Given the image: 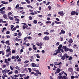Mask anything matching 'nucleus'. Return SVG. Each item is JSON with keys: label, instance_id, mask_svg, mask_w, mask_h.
Wrapping results in <instances>:
<instances>
[{"label": "nucleus", "instance_id": "39", "mask_svg": "<svg viewBox=\"0 0 79 79\" xmlns=\"http://www.w3.org/2000/svg\"><path fill=\"white\" fill-rule=\"evenodd\" d=\"M16 58V57L15 56H12V57H11V59H12V60H13V59H15V58Z\"/></svg>", "mask_w": 79, "mask_h": 79}, {"label": "nucleus", "instance_id": "9", "mask_svg": "<svg viewBox=\"0 0 79 79\" xmlns=\"http://www.w3.org/2000/svg\"><path fill=\"white\" fill-rule=\"evenodd\" d=\"M15 21H16V23L17 24H19V20L18 19L16 18L15 19Z\"/></svg>", "mask_w": 79, "mask_h": 79}, {"label": "nucleus", "instance_id": "27", "mask_svg": "<svg viewBox=\"0 0 79 79\" xmlns=\"http://www.w3.org/2000/svg\"><path fill=\"white\" fill-rule=\"evenodd\" d=\"M5 7H3L1 9H0V11H3V10H5Z\"/></svg>", "mask_w": 79, "mask_h": 79}, {"label": "nucleus", "instance_id": "24", "mask_svg": "<svg viewBox=\"0 0 79 79\" xmlns=\"http://www.w3.org/2000/svg\"><path fill=\"white\" fill-rule=\"evenodd\" d=\"M13 65L10 66V69L11 71L13 70Z\"/></svg>", "mask_w": 79, "mask_h": 79}, {"label": "nucleus", "instance_id": "61", "mask_svg": "<svg viewBox=\"0 0 79 79\" xmlns=\"http://www.w3.org/2000/svg\"><path fill=\"white\" fill-rule=\"evenodd\" d=\"M20 54H21V53H22V52H23V49H21L20 51Z\"/></svg>", "mask_w": 79, "mask_h": 79}, {"label": "nucleus", "instance_id": "20", "mask_svg": "<svg viewBox=\"0 0 79 79\" xmlns=\"http://www.w3.org/2000/svg\"><path fill=\"white\" fill-rule=\"evenodd\" d=\"M15 68L16 69H17L18 70V71H20V69H19V67L17 66H16Z\"/></svg>", "mask_w": 79, "mask_h": 79}, {"label": "nucleus", "instance_id": "8", "mask_svg": "<svg viewBox=\"0 0 79 79\" xmlns=\"http://www.w3.org/2000/svg\"><path fill=\"white\" fill-rule=\"evenodd\" d=\"M5 60L7 66H8L9 65V62L8 61V60H7V59H5Z\"/></svg>", "mask_w": 79, "mask_h": 79}, {"label": "nucleus", "instance_id": "6", "mask_svg": "<svg viewBox=\"0 0 79 79\" xmlns=\"http://www.w3.org/2000/svg\"><path fill=\"white\" fill-rule=\"evenodd\" d=\"M1 2L3 4H5V5H7L8 2H5V1H2Z\"/></svg>", "mask_w": 79, "mask_h": 79}, {"label": "nucleus", "instance_id": "54", "mask_svg": "<svg viewBox=\"0 0 79 79\" xmlns=\"http://www.w3.org/2000/svg\"><path fill=\"white\" fill-rule=\"evenodd\" d=\"M71 79H74V77H75L74 76H71Z\"/></svg>", "mask_w": 79, "mask_h": 79}, {"label": "nucleus", "instance_id": "16", "mask_svg": "<svg viewBox=\"0 0 79 79\" xmlns=\"http://www.w3.org/2000/svg\"><path fill=\"white\" fill-rule=\"evenodd\" d=\"M60 69L59 68H58V69L57 70L56 73H59L60 72Z\"/></svg>", "mask_w": 79, "mask_h": 79}, {"label": "nucleus", "instance_id": "58", "mask_svg": "<svg viewBox=\"0 0 79 79\" xmlns=\"http://www.w3.org/2000/svg\"><path fill=\"white\" fill-rule=\"evenodd\" d=\"M36 56H37L38 58H40V56H38V54H36Z\"/></svg>", "mask_w": 79, "mask_h": 79}, {"label": "nucleus", "instance_id": "44", "mask_svg": "<svg viewBox=\"0 0 79 79\" xmlns=\"http://www.w3.org/2000/svg\"><path fill=\"white\" fill-rule=\"evenodd\" d=\"M59 44H60V42H58L56 43V45L57 46H58V45H59Z\"/></svg>", "mask_w": 79, "mask_h": 79}, {"label": "nucleus", "instance_id": "23", "mask_svg": "<svg viewBox=\"0 0 79 79\" xmlns=\"http://www.w3.org/2000/svg\"><path fill=\"white\" fill-rule=\"evenodd\" d=\"M67 76H63V77H62V79H68V78L66 77Z\"/></svg>", "mask_w": 79, "mask_h": 79}, {"label": "nucleus", "instance_id": "46", "mask_svg": "<svg viewBox=\"0 0 79 79\" xmlns=\"http://www.w3.org/2000/svg\"><path fill=\"white\" fill-rule=\"evenodd\" d=\"M13 74L12 71L10 72H9V73H8V74L9 75H10V74Z\"/></svg>", "mask_w": 79, "mask_h": 79}, {"label": "nucleus", "instance_id": "21", "mask_svg": "<svg viewBox=\"0 0 79 79\" xmlns=\"http://www.w3.org/2000/svg\"><path fill=\"white\" fill-rule=\"evenodd\" d=\"M11 50V49H10V48H8V49H7L6 51V53H8V52H10V50Z\"/></svg>", "mask_w": 79, "mask_h": 79}, {"label": "nucleus", "instance_id": "3", "mask_svg": "<svg viewBox=\"0 0 79 79\" xmlns=\"http://www.w3.org/2000/svg\"><path fill=\"white\" fill-rule=\"evenodd\" d=\"M58 14H59V15H60L62 16H63L64 15V14H63V11L58 12Z\"/></svg>", "mask_w": 79, "mask_h": 79}, {"label": "nucleus", "instance_id": "2", "mask_svg": "<svg viewBox=\"0 0 79 79\" xmlns=\"http://www.w3.org/2000/svg\"><path fill=\"white\" fill-rule=\"evenodd\" d=\"M31 66L32 67H39V64L37 65L34 63H31Z\"/></svg>", "mask_w": 79, "mask_h": 79}, {"label": "nucleus", "instance_id": "52", "mask_svg": "<svg viewBox=\"0 0 79 79\" xmlns=\"http://www.w3.org/2000/svg\"><path fill=\"white\" fill-rule=\"evenodd\" d=\"M3 75L4 77H7V75H6V73H3Z\"/></svg>", "mask_w": 79, "mask_h": 79}, {"label": "nucleus", "instance_id": "11", "mask_svg": "<svg viewBox=\"0 0 79 79\" xmlns=\"http://www.w3.org/2000/svg\"><path fill=\"white\" fill-rule=\"evenodd\" d=\"M28 27V26H27V25H24L23 26V29H26V28H27V27Z\"/></svg>", "mask_w": 79, "mask_h": 79}, {"label": "nucleus", "instance_id": "4", "mask_svg": "<svg viewBox=\"0 0 79 79\" xmlns=\"http://www.w3.org/2000/svg\"><path fill=\"white\" fill-rule=\"evenodd\" d=\"M64 56L65 58H69V56H68V55L66 53L64 54Z\"/></svg>", "mask_w": 79, "mask_h": 79}, {"label": "nucleus", "instance_id": "19", "mask_svg": "<svg viewBox=\"0 0 79 79\" xmlns=\"http://www.w3.org/2000/svg\"><path fill=\"white\" fill-rule=\"evenodd\" d=\"M55 23H56V24H61V23L60 22H58L57 21H55Z\"/></svg>", "mask_w": 79, "mask_h": 79}, {"label": "nucleus", "instance_id": "43", "mask_svg": "<svg viewBox=\"0 0 79 79\" xmlns=\"http://www.w3.org/2000/svg\"><path fill=\"white\" fill-rule=\"evenodd\" d=\"M33 23L35 24H37V21L36 20H35L33 21Z\"/></svg>", "mask_w": 79, "mask_h": 79}, {"label": "nucleus", "instance_id": "51", "mask_svg": "<svg viewBox=\"0 0 79 79\" xmlns=\"http://www.w3.org/2000/svg\"><path fill=\"white\" fill-rule=\"evenodd\" d=\"M29 77V76H27V77H25L24 78L25 79H28V78Z\"/></svg>", "mask_w": 79, "mask_h": 79}, {"label": "nucleus", "instance_id": "50", "mask_svg": "<svg viewBox=\"0 0 79 79\" xmlns=\"http://www.w3.org/2000/svg\"><path fill=\"white\" fill-rule=\"evenodd\" d=\"M25 1L27 2V3H31V2L29 0H25Z\"/></svg>", "mask_w": 79, "mask_h": 79}, {"label": "nucleus", "instance_id": "31", "mask_svg": "<svg viewBox=\"0 0 79 79\" xmlns=\"http://www.w3.org/2000/svg\"><path fill=\"white\" fill-rule=\"evenodd\" d=\"M6 65L5 64H4L2 66V68L4 69L5 68H6Z\"/></svg>", "mask_w": 79, "mask_h": 79}, {"label": "nucleus", "instance_id": "35", "mask_svg": "<svg viewBox=\"0 0 79 79\" xmlns=\"http://www.w3.org/2000/svg\"><path fill=\"white\" fill-rule=\"evenodd\" d=\"M29 20H32V17L31 16H30L28 17Z\"/></svg>", "mask_w": 79, "mask_h": 79}, {"label": "nucleus", "instance_id": "17", "mask_svg": "<svg viewBox=\"0 0 79 79\" xmlns=\"http://www.w3.org/2000/svg\"><path fill=\"white\" fill-rule=\"evenodd\" d=\"M69 43H72V42H73V40H72V39H69Z\"/></svg>", "mask_w": 79, "mask_h": 79}, {"label": "nucleus", "instance_id": "34", "mask_svg": "<svg viewBox=\"0 0 79 79\" xmlns=\"http://www.w3.org/2000/svg\"><path fill=\"white\" fill-rule=\"evenodd\" d=\"M62 47V45L60 44L58 47V49H60Z\"/></svg>", "mask_w": 79, "mask_h": 79}, {"label": "nucleus", "instance_id": "49", "mask_svg": "<svg viewBox=\"0 0 79 79\" xmlns=\"http://www.w3.org/2000/svg\"><path fill=\"white\" fill-rule=\"evenodd\" d=\"M58 78H59V79H62V77H62V76H61V75H60V76H58Z\"/></svg>", "mask_w": 79, "mask_h": 79}, {"label": "nucleus", "instance_id": "32", "mask_svg": "<svg viewBox=\"0 0 79 79\" xmlns=\"http://www.w3.org/2000/svg\"><path fill=\"white\" fill-rule=\"evenodd\" d=\"M61 32L62 34H64V33H65V31L62 30H61Z\"/></svg>", "mask_w": 79, "mask_h": 79}, {"label": "nucleus", "instance_id": "41", "mask_svg": "<svg viewBox=\"0 0 79 79\" xmlns=\"http://www.w3.org/2000/svg\"><path fill=\"white\" fill-rule=\"evenodd\" d=\"M51 23V21H47L46 22V24H50H50Z\"/></svg>", "mask_w": 79, "mask_h": 79}, {"label": "nucleus", "instance_id": "12", "mask_svg": "<svg viewBox=\"0 0 79 79\" xmlns=\"http://www.w3.org/2000/svg\"><path fill=\"white\" fill-rule=\"evenodd\" d=\"M9 71H10V70H8L6 69H5V72L6 73H8Z\"/></svg>", "mask_w": 79, "mask_h": 79}, {"label": "nucleus", "instance_id": "33", "mask_svg": "<svg viewBox=\"0 0 79 79\" xmlns=\"http://www.w3.org/2000/svg\"><path fill=\"white\" fill-rule=\"evenodd\" d=\"M28 70H29V73H31L32 71V69H31V68H28Z\"/></svg>", "mask_w": 79, "mask_h": 79}, {"label": "nucleus", "instance_id": "57", "mask_svg": "<svg viewBox=\"0 0 79 79\" xmlns=\"http://www.w3.org/2000/svg\"><path fill=\"white\" fill-rule=\"evenodd\" d=\"M36 44L38 46H40V43H39L37 42L36 43Z\"/></svg>", "mask_w": 79, "mask_h": 79}, {"label": "nucleus", "instance_id": "15", "mask_svg": "<svg viewBox=\"0 0 79 79\" xmlns=\"http://www.w3.org/2000/svg\"><path fill=\"white\" fill-rule=\"evenodd\" d=\"M28 38V37L27 36L25 37L24 38V41L25 42H27L28 41V40H27L26 41V39H27Z\"/></svg>", "mask_w": 79, "mask_h": 79}, {"label": "nucleus", "instance_id": "62", "mask_svg": "<svg viewBox=\"0 0 79 79\" xmlns=\"http://www.w3.org/2000/svg\"><path fill=\"white\" fill-rule=\"evenodd\" d=\"M8 55H11V51H9V53H8Z\"/></svg>", "mask_w": 79, "mask_h": 79}, {"label": "nucleus", "instance_id": "48", "mask_svg": "<svg viewBox=\"0 0 79 79\" xmlns=\"http://www.w3.org/2000/svg\"><path fill=\"white\" fill-rule=\"evenodd\" d=\"M48 8H49V10H50L52 9V6H48Z\"/></svg>", "mask_w": 79, "mask_h": 79}, {"label": "nucleus", "instance_id": "10", "mask_svg": "<svg viewBox=\"0 0 79 79\" xmlns=\"http://www.w3.org/2000/svg\"><path fill=\"white\" fill-rule=\"evenodd\" d=\"M76 14V11H72L71 13V15H74Z\"/></svg>", "mask_w": 79, "mask_h": 79}, {"label": "nucleus", "instance_id": "29", "mask_svg": "<svg viewBox=\"0 0 79 79\" xmlns=\"http://www.w3.org/2000/svg\"><path fill=\"white\" fill-rule=\"evenodd\" d=\"M73 59V57L71 56H70L69 57V61H71L72 59Z\"/></svg>", "mask_w": 79, "mask_h": 79}, {"label": "nucleus", "instance_id": "25", "mask_svg": "<svg viewBox=\"0 0 79 79\" xmlns=\"http://www.w3.org/2000/svg\"><path fill=\"white\" fill-rule=\"evenodd\" d=\"M14 73L15 74H18V73H19V72H18V71L17 70H15Z\"/></svg>", "mask_w": 79, "mask_h": 79}, {"label": "nucleus", "instance_id": "14", "mask_svg": "<svg viewBox=\"0 0 79 79\" xmlns=\"http://www.w3.org/2000/svg\"><path fill=\"white\" fill-rule=\"evenodd\" d=\"M8 18L9 19H10V20H11L12 21H13V18L10 16H8Z\"/></svg>", "mask_w": 79, "mask_h": 79}, {"label": "nucleus", "instance_id": "37", "mask_svg": "<svg viewBox=\"0 0 79 79\" xmlns=\"http://www.w3.org/2000/svg\"><path fill=\"white\" fill-rule=\"evenodd\" d=\"M2 73H3V74L5 73V70H2Z\"/></svg>", "mask_w": 79, "mask_h": 79}, {"label": "nucleus", "instance_id": "56", "mask_svg": "<svg viewBox=\"0 0 79 79\" xmlns=\"http://www.w3.org/2000/svg\"><path fill=\"white\" fill-rule=\"evenodd\" d=\"M7 10H11V8L10 7H8Z\"/></svg>", "mask_w": 79, "mask_h": 79}, {"label": "nucleus", "instance_id": "30", "mask_svg": "<svg viewBox=\"0 0 79 79\" xmlns=\"http://www.w3.org/2000/svg\"><path fill=\"white\" fill-rule=\"evenodd\" d=\"M62 74H65V75L66 76H67V73H66L64 71H63L62 72Z\"/></svg>", "mask_w": 79, "mask_h": 79}, {"label": "nucleus", "instance_id": "53", "mask_svg": "<svg viewBox=\"0 0 79 79\" xmlns=\"http://www.w3.org/2000/svg\"><path fill=\"white\" fill-rule=\"evenodd\" d=\"M49 33L48 32H44V34H46V35H48Z\"/></svg>", "mask_w": 79, "mask_h": 79}, {"label": "nucleus", "instance_id": "22", "mask_svg": "<svg viewBox=\"0 0 79 79\" xmlns=\"http://www.w3.org/2000/svg\"><path fill=\"white\" fill-rule=\"evenodd\" d=\"M23 9H24V8L22 7H19L18 8V10H23Z\"/></svg>", "mask_w": 79, "mask_h": 79}, {"label": "nucleus", "instance_id": "42", "mask_svg": "<svg viewBox=\"0 0 79 79\" xmlns=\"http://www.w3.org/2000/svg\"><path fill=\"white\" fill-rule=\"evenodd\" d=\"M11 14H12V13H11V12H9L8 13V14H7V15L8 16H10V15H11Z\"/></svg>", "mask_w": 79, "mask_h": 79}, {"label": "nucleus", "instance_id": "45", "mask_svg": "<svg viewBox=\"0 0 79 79\" xmlns=\"http://www.w3.org/2000/svg\"><path fill=\"white\" fill-rule=\"evenodd\" d=\"M19 5L17 4L16 5V6L15 7V8L17 9V8H18V7H19Z\"/></svg>", "mask_w": 79, "mask_h": 79}, {"label": "nucleus", "instance_id": "40", "mask_svg": "<svg viewBox=\"0 0 79 79\" xmlns=\"http://www.w3.org/2000/svg\"><path fill=\"white\" fill-rule=\"evenodd\" d=\"M65 58V57L64 56H63L62 57L61 59L63 60H64Z\"/></svg>", "mask_w": 79, "mask_h": 79}, {"label": "nucleus", "instance_id": "28", "mask_svg": "<svg viewBox=\"0 0 79 79\" xmlns=\"http://www.w3.org/2000/svg\"><path fill=\"white\" fill-rule=\"evenodd\" d=\"M18 35L19 36L21 37V35H22V34H21V32H19L18 33Z\"/></svg>", "mask_w": 79, "mask_h": 79}, {"label": "nucleus", "instance_id": "7", "mask_svg": "<svg viewBox=\"0 0 79 79\" xmlns=\"http://www.w3.org/2000/svg\"><path fill=\"white\" fill-rule=\"evenodd\" d=\"M73 71V68H69L68 71H69V73H71V72H72Z\"/></svg>", "mask_w": 79, "mask_h": 79}, {"label": "nucleus", "instance_id": "36", "mask_svg": "<svg viewBox=\"0 0 79 79\" xmlns=\"http://www.w3.org/2000/svg\"><path fill=\"white\" fill-rule=\"evenodd\" d=\"M56 52L58 53H60V50L59 49H57L56 51Z\"/></svg>", "mask_w": 79, "mask_h": 79}, {"label": "nucleus", "instance_id": "64", "mask_svg": "<svg viewBox=\"0 0 79 79\" xmlns=\"http://www.w3.org/2000/svg\"><path fill=\"white\" fill-rule=\"evenodd\" d=\"M77 71H79V67L77 68Z\"/></svg>", "mask_w": 79, "mask_h": 79}, {"label": "nucleus", "instance_id": "63", "mask_svg": "<svg viewBox=\"0 0 79 79\" xmlns=\"http://www.w3.org/2000/svg\"><path fill=\"white\" fill-rule=\"evenodd\" d=\"M6 34H10V31H7L6 32Z\"/></svg>", "mask_w": 79, "mask_h": 79}, {"label": "nucleus", "instance_id": "38", "mask_svg": "<svg viewBox=\"0 0 79 79\" xmlns=\"http://www.w3.org/2000/svg\"><path fill=\"white\" fill-rule=\"evenodd\" d=\"M0 13H1V14H2V15H4V14H5V11H2L0 12Z\"/></svg>", "mask_w": 79, "mask_h": 79}, {"label": "nucleus", "instance_id": "5", "mask_svg": "<svg viewBox=\"0 0 79 79\" xmlns=\"http://www.w3.org/2000/svg\"><path fill=\"white\" fill-rule=\"evenodd\" d=\"M43 40H49V37H48L47 36H45V37L44 38V39H43Z\"/></svg>", "mask_w": 79, "mask_h": 79}, {"label": "nucleus", "instance_id": "26", "mask_svg": "<svg viewBox=\"0 0 79 79\" xmlns=\"http://www.w3.org/2000/svg\"><path fill=\"white\" fill-rule=\"evenodd\" d=\"M3 17L4 18H5V19H6L7 18V16L6 14H4L3 15Z\"/></svg>", "mask_w": 79, "mask_h": 79}, {"label": "nucleus", "instance_id": "60", "mask_svg": "<svg viewBox=\"0 0 79 79\" xmlns=\"http://www.w3.org/2000/svg\"><path fill=\"white\" fill-rule=\"evenodd\" d=\"M10 27H11L10 28V29H13V27H14V26L13 25H11L10 26Z\"/></svg>", "mask_w": 79, "mask_h": 79}, {"label": "nucleus", "instance_id": "55", "mask_svg": "<svg viewBox=\"0 0 79 79\" xmlns=\"http://www.w3.org/2000/svg\"><path fill=\"white\" fill-rule=\"evenodd\" d=\"M17 35L18 34H17V33H15L14 34V36H17Z\"/></svg>", "mask_w": 79, "mask_h": 79}, {"label": "nucleus", "instance_id": "13", "mask_svg": "<svg viewBox=\"0 0 79 79\" xmlns=\"http://www.w3.org/2000/svg\"><path fill=\"white\" fill-rule=\"evenodd\" d=\"M6 27H4L2 29V32H4L5 31H6Z\"/></svg>", "mask_w": 79, "mask_h": 79}, {"label": "nucleus", "instance_id": "18", "mask_svg": "<svg viewBox=\"0 0 79 79\" xmlns=\"http://www.w3.org/2000/svg\"><path fill=\"white\" fill-rule=\"evenodd\" d=\"M27 7H28V8H30L31 9H32V8H33V7L31 6L30 5H28L27 6Z\"/></svg>", "mask_w": 79, "mask_h": 79}, {"label": "nucleus", "instance_id": "59", "mask_svg": "<svg viewBox=\"0 0 79 79\" xmlns=\"http://www.w3.org/2000/svg\"><path fill=\"white\" fill-rule=\"evenodd\" d=\"M29 61H28L27 60H26L24 62V63L25 64L27 63H29Z\"/></svg>", "mask_w": 79, "mask_h": 79}, {"label": "nucleus", "instance_id": "47", "mask_svg": "<svg viewBox=\"0 0 79 79\" xmlns=\"http://www.w3.org/2000/svg\"><path fill=\"white\" fill-rule=\"evenodd\" d=\"M58 56H59V57H61L62 56V54L60 53L59 55H58Z\"/></svg>", "mask_w": 79, "mask_h": 79}, {"label": "nucleus", "instance_id": "1", "mask_svg": "<svg viewBox=\"0 0 79 79\" xmlns=\"http://www.w3.org/2000/svg\"><path fill=\"white\" fill-rule=\"evenodd\" d=\"M62 48H63V49H64V51L65 52H68L69 51V48H67L66 46H63Z\"/></svg>", "mask_w": 79, "mask_h": 79}]
</instances>
